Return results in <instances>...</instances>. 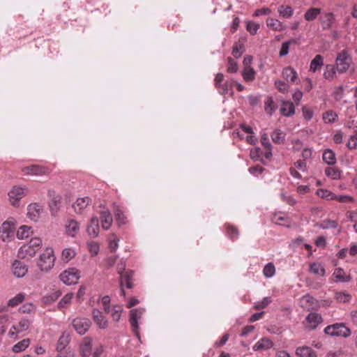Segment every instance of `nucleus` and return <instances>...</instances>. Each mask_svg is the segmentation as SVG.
<instances>
[{
    "mask_svg": "<svg viewBox=\"0 0 357 357\" xmlns=\"http://www.w3.org/2000/svg\"><path fill=\"white\" fill-rule=\"evenodd\" d=\"M226 235L232 241L238 239L239 236V230L238 229L229 223H226L225 225Z\"/></svg>",
    "mask_w": 357,
    "mask_h": 357,
    "instance_id": "5701e85b",
    "label": "nucleus"
},
{
    "mask_svg": "<svg viewBox=\"0 0 357 357\" xmlns=\"http://www.w3.org/2000/svg\"><path fill=\"white\" fill-rule=\"evenodd\" d=\"M119 239L114 234H112L109 238V248L112 252H115L119 247Z\"/></svg>",
    "mask_w": 357,
    "mask_h": 357,
    "instance_id": "bf43d9fd",
    "label": "nucleus"
},
{
    "mask_svg": "<svg viewBox=\"0 0 357 357\" xmlns=\"http://www.w3.org/2000/svg\"><path fill=\"white\" fill-rule=\"evenodd\" d=\"M266 25L276 31H281L285 29V26L280 21L273 19V18H268L266 20Z\"/></svg>",
    "mask_w": 357,
    "mask_h": 357,
    "instance_id": "c85d7f7f",
    "label": "nucleus"
},
{
    "mask_svg": "<svg viewBox=\"0 0 357 357\" xmlns=\"http://www.w3.org/2000/svg\"><path fill=\"white\" fill-rule=\"evenodd\" d=\"M275 87L278 89V91L280 92L285 93L288 92L289 90V86L287 83L281 81V80H277L275 82Z\"/></svg>",
    "mask_w": 357,
    "mask_h": 357,
    "instance_id": "0e129e2a",
    "label": "nucleus"
},
{
    "mask_svg": "<svg viewBox=\"0 0 357 357\" xmlns=\"http://www.w3.org/2000/svg\"><path fill=\"white\" fill-rule=\"evenodd\" d=\"M92 199L90 197L86 196L83 197H79L73 204V208H74L75 213L81 214L84 210L90 205Z\"/></svg>",
    "mask_w": 357,
    "mask_h": 357,
    "instance_id": "9b49d317",
    "label": "nucleus"
},
{
    "mask_svg": "<svg viewBox=\"0 0 357 357\" xmlns=\"http://www.w3.org/2000/svg\"><path fill=\"white\" fill-rule=\"evenodd\" d=\"M334 22V15L333 13H326L323 19L321 20V24L323 29H330Z\"/></svg>",
    "mask_w": 357,
    "mask_h": 357,
    "instance_id": "72a5a7b5",
    "label": "nucleus"
},
{
    "mask_svg": "<svg viewBox=\"0 0 357 357\" xmlns=\"http://www.w3.org/2000/svg\"><path fill=\"white\" fill-rule=\"evenodd\" d=\"M113 210L115 215L116 220L119 225L126 224V217L124 215V211L122 210L120 206L114 204Z\"/></svg>",
    "mask_w": 357,
    "mask_h": 357,
    "instance_id": "b1692460",
    "label": "nucleus"
},
{
    "mask_svg": "<svg viewBox=\"0 0 357 357\" xmlns=\"http://www.w3.org/2000/svg\"><path fill=\"white\" fill-rule=\"evenodd\" d=\"M337 115L332 110H328L323 114V119L325 123H331L335 121Z\"/></svg>",
    "mask_w": 357,
    "mask_h": 357,
    "instance_id": "8fccbe9b",
    "label": "nucleus"
},
{
    "mask_svg": "<svg viewBox=\"0 0 357 357\" xmlns=\"http://www.w3.org/2000/svg\"><path fill=\"white\" fill-rule=\"evenodd\" d=\"M69 343V337L68 335H66L63 334L59 339L57 345H56V350L59 352H61L62 350H63L66 347Z\"/></svg>",
    "mask_w": 357,
    "mask_h": 357,
    "instance_id": "a18cd8bd",
    "label": "nucleus"
},
{
    "mask_svg": "<svg viewBox=\"0 0 357 357\" xmlns=\"http://www.w3.org/2000/svg\"><path fill=\"white\" fill-rule=\"evenodd\" d=\"M357 146V133L351 136L347 143V146L350 149H354Z\"/></svg>",
    "mask_w": 357,
    "mask_h": 357,
    "instance_id": "774afa93",
    "label": "nucleus"
},
{
    "mask_svg": "<svg viewBox=\"0 0 357 357\" xmlns=\"http://www.w3.org/2000/svg\"><path fill=\"white\" fill-rule=\"evenodd\" d=\"M24 175L45 176L50 174L51 170L45 166L32 165L22 169Z\"/></svg>",
    "mask_w": 357,
    "mask_h": 357,
    "instance_id": "423d86ee",
    "label": "nucleus"
},
{
    "mask_svg": "<svg viewBox=\"0 0 357 357\" xmlns=\"http://www.w3.org/2000/svg\"><path fill=\"white\" fill-rule=\"evenodd\" d=\"M335 75L336 70L335 66L333 65H326L323 75L324 78L328 80H332L335 77Z\"/></svg>",
    "mask_w": 357,
    "mask_h": 357,
    "instance_id": "37998d69",
    "label": "nucleus"
},
{
    "mask_svg": "<svg viewBox=\"0 0 357 357\" xmlns=\"http://www.w3.org/2000/svg\"><path fill=\"white\" fill-rule=\"evenodd\" d=\"M322 158L328 165H333L336 163L335 154L331 149H326L323 153Z\"/></svg>",
    "mask_w": 357,
    "mask_h": 357,
    "instance_id": "473e14b6",
    "label": "nucleus"
},
{
    "mask_svg": "<svg viewBox=\"0 0 357 357\" xmlns=\"http://www.w3.org/2000/svg\"><path fill=\"white\" fill-rule=\"evenodd\" d=\"M325 174L332 179H339L341 177V172L335 167L326 168Z\"/></svg>",
    "mask_w": 357,
    "mask_h": 357,
    "instance_id": "a19ab883",
    "label": "nucleus"
},
{
    "mask_svg": "<svg viewBox=\"0 0 357 357\" xmlns=\"http://www.w3.org/2000/svg\"><path fill=\"white\" fill-rule=\"evenodd\" d=\"M319 227L324 229L336 228L337 227V222L335 220H325L320 224Z\"/></svg>",
    "mask_w": 357,
    "mask_h": 357,
    "instance_id": "052dcab7",
    "label": "nucleus"
},
{
    "mask_svg": "<svg viewBox=\"0 0 357 357\" xmlns=\"http://www.w3.org/2000/svg\"><path fill=\"white\" fill-rule=\"evenodd\" d=\"M296 354L298 357H317L316 352L309 347L297 348Z\"/></svg>",
    "mask_w": 357,
    "mask_h": 357,
    "instance_id": "bb28decb",
    "label": "nucleus"
},
{
    "mask_svg": "<svg viewBox=\"0 0 357 357\" xmlns=\"http://www.w3.org/2000/svg\"><path fill=\"white\" fill-rule=\"evenodd\" d=\"M324 66V59L323 56L320 54H317L312 59L310 63V70L314 73L317 70L321 69V68Z\"/></svg>",
    "mask_w": 357,
    "mask_h": 357,
    "instance_id": "7c9ffc66",
    "label": "nucleus"
},
{
    "mask_svg": "<svg viewBox=\"0 0 357 357\" xmlns=\"http://www.w3.org/2000/svg\"><path fill=\"white\" fill-rule=\"evenodd\" d=\"M247 31L252 35L257 33L259 29V24L254 22H248L246 26Z\"/></svg>",
    "mask_w": 357,
    "mask_h": 357,
    "instance_id": "680f3d73",
    "label": "nucleus"
},
{
    "mask_svg": "<svg viewBox=\"0 0 357 357\" xmlns=\"http://www.w3.org/2000/svg\"><path fill=\"white\" fill-rule=\"evenodd\" d=\"M100 214L102 229L105 230H108L113 222L110 211L108 209H105L101 211Z\"/></svg>",
    "mask_w": 357,
    "mask_h": 357,
    "instance_id": "aec40b11",
    "label": "nucleus"
},
{
    "mask_svg": "<svg viewBox=\"0 0 357 357\" xmlns=\"http://www.w3.org/2000/svg\"><path fill=\"white\" fill-rule=\"evenodd\" d=\"M273 347L272 341L267 337L259 340L253 347L255 351L264 350L270 349Z\"/></svg>",
    "mask_w": 357,
    "mask_h": 357,
    "instance_id": "a878e982",
    "label": "nucleus"
},
{
    "mask_svg": "<svg viewBox=\"0 0 357 357\" xmlns=\"http://www.w3.org/2000/svg\"><path fill=\"white\" fill-rule=\"evenodd\" d=\"M272 302L271 297H265L262 301L255 303L254 308L255 310H261L266 307Z\"/></svg>",
    "mask_w": 357,
    "mask_h": 357,
    "instance_id": "6e6d98bb",
    "label": "nucleus"
},
{
    "mask_svg": "<svg viewBox=\"0 0 357 357\" xmlns=\"http://www.w3.org/2000/svg\"><path fill=\"white\" fill-rule=\"evenodd\" d=\"M144 312V309L143 308L132 309L130 311V324L133 333L138 337V339H140L138 321L142 317Z\"/></svg>",
    "mask_w": 357,
    "mask_h": 357,
    "instance_id": "39448f33",
    "label": "nucleus"
},
{
    "mask_svg": "<svg viewBox=\"0 0 357 357\" xmlns=\"http://www.w3.org/2000/svg\"><path fill=\"white\" fill-rule=\"evenodd\" d=\"M61 296V292L59 291H56L54 293H52L50 295L46 296L44 297V302L45 303H50L52 302H54L55 300H56L59 296Z\"/></svg>",
    "mask_w": 357,
    "mask_h": 357,
    "instance_id": "338daca9",
    "label": "nucleus"
},
{
    "mask_svg": "<svg viewBox=\"0 0 357 357\" xmlns=\"http://www.w3.org/2000/svg\"><path fill=\"white\" fill-rule=\"evenodd\" d=\"M323 321L321 316L317 313H310L305 319L307 327L310 329H314Z\"/></svg>",
    "mask_w": 357,
    "mask_h": 357,
    "instance_id": "a211bd4d",
    "label": "nucleus"
},
{
    "mask_svg": "<svg viewBox=\"0 0 357 357\" xmlns=\"http://www.w3.org/2000/svg\"><path fill=\"white\" fill-rule=\"evenodd\" d=\"M271 139L274 143L282 144L285 139V134L280 130H275L271 134Z\"/></svg>",
    "mask_w": 357,
    "mask_h": 357,
    "instance_id": "4c0bfd02",
    "label": "nucleus"
},
{
    "mask_svg": "<svg viewBox=\"0 0 357 357\" xmlns=\"http://www.w3.org/2000/svg\"><path fill=\"white\" fill-rule=\"evenodd\" d=\"M79 271L75 268H70L63 271L60 275V280L66 284H76L79 280Z\"/></svg>",
    "mask_w": 357,
    "mask_h": 357,
    "instance_id": "0eeeda50",
    "label": "nucleus"
},
{
    "mask_svg": "<svg viewBox=\"0 0 357 357\" xmlns=\"http://www.w3.org/2000/svg\"><path fill=\"white\" fill-rule=\"evenodd\" d=\"M55 257L52 248H47L43 254L40 255L38 261V266L42 271H48L54 266Z\"/></svg>",
    "mask_w": 357,
    "mask_h": 357,
    "instance_id": "f03ea898",
    "label": "nucleus"
},
{
    "mask_svg": "<svg viewBox=\"0 0 357 357\" xmlns=\"http://www.w3.org/2000/svg\"><path fill=\"white\" fill-rule=\"evenodd\" d=\"M133 275L134 272L132 271L128 270L121 278L120 286L121 295L126 296V292L123 289L124 284L128 289H132L133 287V284L132 282Z\"/></svg>",
    "mask_w": 357,
    "mask_h": 357,
    "instance_id": "ddd939ff",
    "label": "nucleus"
},
{
    "mask_svg": "<svg viewBox=\"0 0 357 357\" xmlns=\"http://www.w3.org/2000/svg\"><path fill=\"white\" fill-rule=\"evenodd\" d=\"M321 13V9L319 8H310L305 12L304 19L308 22L313 21Z\"/></svg>",
    "mask_w": 357,
    "mask_h": 357,
    "instance_id": "2f4dec72",
    "label": "nucleus"
},
{
    "mask_svg": "<svg viewBox=\"0 0 357 357\" xmlns=\"http://www.w3.org/2000/svg\"><path fill=\"white\" fill-rule=\"evenodd\" d=\"M326 335L335 337H347L351 335V330L342 323H336L328 326L324 329Z\"/></svg>",
    "mask_w": 357,
    "mask_h": 357,
    "instance_id": "7ed1b4c3",
    "label": "nucleus"
},
{
    "mask_svg": "<svg viewBox=\"0 0 357 357\" xmlns=\"http://www.w3.org/2000/svg\"><path fill=\"white\" fill-rule=\"evenodd\" d=\"M29 327V321L28 319H23L20 321L17 325V333H20L27 330Z\"/></svg>",
    "mask_w": 357,
    "mask_h": 357,
    "instance_id": "69168bd1",
    "label": "nucleus"
},
{
    "mask_svg": "<svg viewBox=\"0 0 357 357\" xmlns=\"http://www.w3.org/2000/svg\"><path fill=\"white\" fill-rule=\"evenodd\" d=\"M15 227L9 222H3L0 227V238L2 241H9L13 236Z\"/></svg>",
    "mask_w": 357,
    "mask_h": 357,
    "instance_id": "4468645a",
    "label": "nucleus"
},
{
    "mask_svg": "<svg viewBox=\"0 0 357 357\" xmlns=\"http://www.w3.org/2000/svg\"><path fill=\"white\" fill-rule=\"evenodd\" d=\"M280 112L285 116H292L295 113V107L290 101H283L280 108Z\"/></svg>",
    "mask_w": 357,
    "mask_h": 357,
    "instance_id": "4be33fe9",
    "label": "nucleus"
},
{
    "mask_svg": "<svg viewBox=\"0 0 357 357\" xmlns=\"http://www.w3.org/2000/svg\"><path fill=\"white\" fill-rule=\"evenodd\" d=\"M276 105L274 103V101L271 97H268L265 101V111L270 115L275 112L276 109Z\"/></svg>",
    "mask_w": 357,
    "mask_h": 357,
    "instance_id": "de8ad7c7",
    "label": "nucleus"
},
{
    "mask_svg": "<svg viewBox=\"0 0 357 357\" xmlns=\"http://www.w3.org/2000/svg\"><path fill=\"white\" fill-rule=\"evenodd\" d=\"M227 61V72L229 73H236L238 70V63L231 57H228Z\"/></svg>",
    "mask_w": 357,
    "mask_h": 357,
    "instance_id": "4d7b16f0",
    "label": "nucleus"
},
{
    "mask_svg": "<svg viewBox=\"0 0 357 357\" xmlns=\"http://www.w3.org/2000/svg\"><path fill=\"white\" fill-rule=\"evenodd\" d=\"M32 234L31 228L26 225L21 226L17 231V237L19 239L28 238Z\"/></svg>",
    "mask_w": 357,
    "mask_h": 357,
    "instance_id": "e433bc0d",
    "label": "nucleus"
},
{
    "mask_svg": "<svg viewBox=\"0 0 357 357\" xmlns=\"http://www.w3.org/2000/svg\"><path fill=\"white\" fill-rule=\"evenodd\" d=\"M48 195L51 197L49 206L52 215H55L60 208L61 197L59 195H56L54 190H49Z\"/></svg>",
    "mask_w": 357,
    "mask_h": 357,
    "instance_id": "f8f14e48",
    "label": "nucleus"
},
{
    "mask_svg": "<svg viewBox=\"0 0 357 357\" xmlns=\"http://www.w3.org/2000/svg\"><path fill=\"white\" fill-rule=\"evenodd\" d=\"M75 256V252L71 248H66L62 252V259L68 262Z\"/></svg>",
    "mask_w": 357,
    "mask_h": 357,
    "instance_id": "13d9d810",
    "label": "nucleus"
},
{
    "mask_svg": "<svg viewBox=\"0 0 357 357\" xmlns=\"http://www.w3.org/2000/svg\"><path fill=\"white\" fill-rule=\"evenodd\" d=\"M278 11L280 15L284 18H290L294 14V10L289 6H280Z\"/></svg>",
    "mask_w": 357,
    "mask_h": 357,
    "instance_id": "ea45409f",
    "label": "nucleus"
},
{
    "mask_svg": "<svg viewBox=\"0 0 357 357\" xmlns=\"http://www.w3.org/2000/svg\"><path fill=\"white\" fill-rule=\"evenodd\" d=\"M242 75L245 81L250 82L255 77V71L252 67L244 68Z\"/></svg>",
    "mask_w": 357,
    "mask_h": 357,
    "instance_id": "c03bdc74",
    "label": "nucleus"
},
{
    "mask_svg": "<svg viewBox=\"0 0 357 357\" xmlns=\"http://www.w3.org/2000/svg\"><path fill=\"white\" fill-rule=\"evenodd\" d=\"M310 272L316 275L322 277L325 274V269L321 264L312 263L310 265Z\"/></svg>",
    "mask_w": 357,
    "mask_h": 357,
    "instance_id": "58836bf2",
    "label": "nucleus"
},
{
    "mask_svg": "<svg viewBox=\"0 0 357 357\" xmlns=\"http://www.w3.org/2000/svg\"><path fill=\"white\" fill-rule=\"evenodd\" d=\"M351 295L344 291L335 293V298L340 303H348L351 300Z\"/></svg>",
    "mask_w": 357,
    "mask_h": 357,
    "instance_id": "09e8293b",
    "label": "nucleus"
},
{
    "mask_svg": "<svg viewBox=\"0 0 357 357\" xmlns=\"http://www.w3.org/2000/svg\"><path fill=\"white\" fill-rule=\"evenodd\" d=\"M352 63V58L349 52L344 50L338 53L335 59L336 70L340 73H345Z\"/></svg>",
    "mask_w": 357,
    "mask_h": 357,
    "instance_id": "20e7f679",
    "label": "nucleus"
},
{
    "mask_svg": "<svg viewBox=\"0 0 357 357\" xmlns=\"http://www.w3.org/2000/svg\"><path fill=\"white\" fill-rule=\"evenodd\" d=\"M92 316L93 321L100 328L105 329L107 327V320L100 310L93 309L92 311Z\"/></svg>",
    "mask_w": 357,
    "mask_h": 357,
    "instance_id": "6ab92c4d",
    "label": "nucleus"
},
{
    "mask_svg": "<svg viewBox=\"0 0 357 357\" xmlns=\"http://www.w3.org/2000/svg\"><path fill=\"white\" fill-rule=\"evenodd\" d=\"M24 299V295L22 294H18L15 297L10 298L8 302V306L15 307L21 303Z\"/></svg>",
    "mask_w": 357,
    "mask_h": 357,
    "instance_id": "3c124183",
    "label": "nucleus"
},
{
    "mask_svg": "<svg viewBox=\"0 0 357 357\" xmlns=\"http://www.w3.org/2000/svg\"><path fill=\"white\" fill-rule=\"evenodd\" d=\"M80 353L82 357H89L92 354V338L85 337L79 346Z\"/></svg>",
    "mask_w": 357,
    "mask_h": 357,
    "instance_id": "f3484780",
    "label": "nucleus"
},
{
    "mask_svg": "<svg viewBox=\"0 0 357 357\" xmlns=\"http://www.w3.org/2000/svg\"><path fill=\"white\" fill-rule=\"evenodd\" d=\"M123 311V308L120 305H115L112 310H111V315L112 317V319L114 321H119L121 317V312Z\"/></svg>",
    "mask_w": 357,
    "mask_h": 357,
    "instance_id": "864d4df0",
    "label": "nucleus"
},
{
    "mask_svg": "<svg viewBox=\"0 0 357 357\" xmlns=\"http://www.w3.org/2000/svg\"><path fill=\"white\" fill-rule=\"evenodd\" d=\"M73 297V293H68L66 294L59 303V307H65L68 303L71 302Z\"/></svg>",
    "mask_w": 357,
    "mask_h": 357,
    "instance_id": "e2e57ef3",
    "label": "nucleus"
},
{
    "mask_svg": "<svg viewBox=\"0 0 357 357\" xmlns=\"http://www.w3.org/2000/svg\"><path fill=\"white\" fill-rule=\"evenodd\" d=\"M272 221L277 225H283L285 227L289 226V218L281 212L275 213L273 215Z\"/></svg>",
    "mask_w": 357,
    "mask_h": 357,
    "instance_id": "cd10ccee",
    "label": "nucleus"
},
{
    "mask_svg": "<svg viewBox=\"0 0 357 357\" xmlns=\"http://www.w3.org/2000/svg\"><path fill=\"white\" fill-rule=\"evenodd\" d=\"M336 281L347 282L351 280L350 275H346L342 268H336L333 273Z\"/></svg>",
    "mask_w": 357,
    "mask_h": 357,
    "instance_id": "f704fd0d",
    "label": "nucleus"
},
{
    "mask_svg": "<svg viewBox=\"0 0 357 357\" xmlns=\"http://www.w3.org/2000/svg\"><path fill=\"white\" fill-rule=\"evenodd\" d=\"M29 342V339H24L13 346V351L15 353L21 352L28 347Z\"/></svg>",
    "mask_w": 357,
    "mask_h": 357,
    "instance_id": "79ce46f5",
    "label": "nucleus"
},
{
    "mask_svg": "<svg viewBox=\"0 0 357 357\" xmlns=\"http://www.w3.org/2000/svg\"><path fill=\"white\" fill-rule=\"evenodd\" d=\"M72 324L79 334L84 335L89 329L91 322L89 319L77 317L73 320Z\"/></svg>",
    "mask_w": 357,
    "mask_h": 357,
    "instance_id": "6e6552de",
    "label": "nucleus"
},
{
    "mask_svg": "<svg viewBox=\"0 0 357 357\" xmlns=\"http://www.w3.org/2000/svg\"><path fill=\"white\" fill-rule=\"evenodd\" d=\"M263 273L266 278L273 277L275 273L274 264L272 262L268 263L264 268Z\"/></svg>",
    "mask_w": 357,
    "mask_h": 357,
    "instance_id": "49530a36",
    "label": "nucleus"
},
{
    "mask_svg": "<svg viewBox=\"0 0 357 357\" xmlns=\"http://www.w3.org/2000/svg\"><path fill=\"white\" fill-rule=\"evenodd\" d=\"M27 211L28 216L31 220L36 221L39 217L40 214L42 213L43 207L36 203H33L29 205Z\"/></svg>",
    "mask_w": 357,
    "mask_h": 357,
    "instance_id": "412c9836",
    "label": "nucleus"
},
{
    "mask_svg": "<svg viewBox=\"0 0 357 357\" xmlns=\"http://www.w3.org/2000/svg\"><path fill=\"white\" fill-rule=\"evenodd\" d=\"M66 229L68 236L74 237L79 230V224L77 221L70 220L68 221V225H66Z\"/></svg>",
    "mask_w": 357,
    "mask_h": 357,
    "instance_id": "c756f323",
    "label": "nucleus"
},
{
    "mask_svg": "<svg viewBox=\"0 0 357 357\" xmlns=\"http://www.w3.org/2000/svg\"><path fill=\"white\" fill-rule=\"evenodd\" d=\"M282 76L284 79H286L287 82H290L292 83L296 82V81L298 79L297 73L294 68L291 67L285 68L283 70Z\"/></svg>",
    "mask_w": 357,
    "mask_h": 357,
    "instance_id": "393cba45",
    "label": "nucleus"
},
{
    "mask_svg": "<svg viewBox=\"0 0 357 357\" xmlns=\"http://www.w3.org/2000/svg\"><path fill=\"white\" fill-rule=\"evenodd\" d=\"M245 52V46L243 43L238 40V42L235 43L232 49V55L236 58L238 59L241 56V55Z\"/></svg>",
    "mask_w": 357,
    "mask_h": 357,
    "instance_id": "c9c22d12",
    "label": "nucleus"
},
{
    "mask_svg": "<svg viewBox=\"0 0 357 357\" xmlns=\"http://www.w3.org/2000/svg\"><path fill=\"white\" fill-rule=\"evenodd\" d=\"M100 231L99 220L98 217L93 216L90 220V223L86 227V232L91 238H96Z\"/></svg>",
    "mask_w": 357,
    "mask_h": 357,
    "instance_id": "2eb2a0df",
    "label": "nucleus"
},
{
    "mask_svg": "<svg viewBox=\"0 0 357 357\" xmlns=\"http://www.w3.org/2000/svg\"><path fill=\"white\" fill-rule=\"evenodd\" d=\"M42 245V240L40 238H32L28 243L21 246L18 255L22 258L31 257L34 256Z\"/></svg>",
    "mask_w": 357,
    "mask_h": 357,
    "instance_id": "f257e3e1",
    "label": "nucleus"
},
{
    "mask_svg": "<svg viewBox=\"0 0 357 357\" xmlns=\"http://www.w3.org/2000/svg\"><path fill=\"white\" fill-rule=\"evenodd\" d=\"M296 43L295 39H291L290 40L284 42L282 44V47L280 50V53H279L280 56H284L287 55V54L289 52V49L290 45L291 43Z\"/></svg>",
    "mask_w": 357,
    "mask_h": 357,
    "instance_id": "603ef678",
    "label": "nucleus"
},
{
    "mask_svg": "<svg viewBox=\"0 0 357 357\" xmlns=\"http://www.w3.org/2000/svg\"><path fill=\"white\" fill-rule=\"evenodd\" d=\"M300 306L307 310H314L318 307L317 301L309 294L303 296L299 301Z\"/></svg>",
    "mask_w": 357,
    "mask_h": 357,
    "instance_id": "9d476101",
    "label": "nucleus"
},
{
    "mask_svg": "<svg viewBox=\"0 0 357 357\" xmlns=\"http://www.w3.org/2000/svg\"><path fill=\"white\" fill-rule=\"evenodd\" d=\"M317 195L328 200H332L336 198V196L332 192L326 189L318 190Z\"/></svg>",
    "mask_w": 357,
    "mask_h": 357,
    "instance_id": "5fc2aeb1",
    "label": "nucleus"
},
{
    "mask_svg": "<svg viewBox=\"0 0 357 357\" xmlns=\"http://www.w3.org/2000/svg\"><path fill=\"white\" fill-rule=\"evenodd\" d=\"M12 271L17 278H22L26 274L28 268L23 262L15 260L12 265Z\"/></svg>",
    "mask_w": 357,
    "mask_h": 357,
    "instance_id": "dca6fc26",
    "label": "nucleus"
},
{
    "mask_svg": "<svg viewBox=\"0 0 357 357\" xmlns=\"http://www.w3.org/2000/svg\"><path fill=\"white\" fill-rule=\"evenodd\" d=\"M26 189L14 186L8 192L9 201L13 206H17L20 200L25 195Z\"/></svg>",
    "mask_w": 357,
    "mask_h": 357,
    "instance_id": "1a4fd4ad",
    "label": "nucleus"
}]
</instances>
